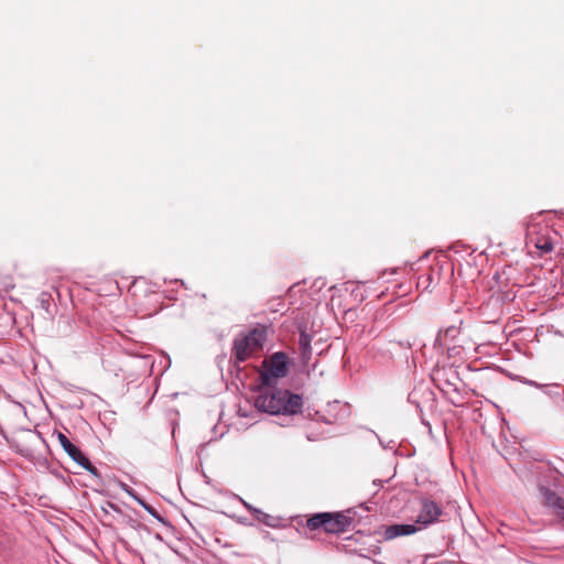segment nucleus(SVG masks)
Instances as JSON below:
<instances>
[{
  "instance_id": "9",
  "label": "nucleus",
  "mask_w": 564,
  "mask_h": 564,
  "mask_svg": "<svg viewBox=\"0 0 564 564\" xmlns=\"http://www.w3.org/2000/svg\"><path fill=\"white\" fill-rule=\"evenodd\" d=\"M530 242L533 243L534 247L541 251L540 254L549 253L553 250V243L550 237L547 236L542 235L533 237L532 235H530Z\"/></svg>"
},
{
  "instance_id": "3",
  "label": "nucleus",
  "mask_w": 564,
  "mask_h": 564,
  "mask_svg": "<svg viewBox=\"0 0 564 564\" xmlns=\"http://www.w3.org/2000/svg\"><path fill=\"white\" fill-rule=\"evenodd\" d=\"M351 523L350 518L341 512H321L306 520V527L312 530L323 529L326 533H341L347 531Z\"/></svg>"
},
{
  "instance_id": "4",
  "label": "nucleus",
  "mask_w": 564,
  "mask_h": 564,
  "mask_svg": "<svg viewBox=\"0 0 564 564\" xmlns=\"http://www.w3.org/2000/svg\"><path fill=\"white\" fill-rule=\"evenodd\" d=\"M264 370L260 372L262 386L271 387L275 380L288 375V361L284 352H275L263 361Z\"/></svg>"
},
{
  "instance_id": "6",
  "label": "nucleus",
  "mask_w": 564,
  "mask_h": 564,
  "mask_svg": "<svg viewBox=\"0 0 564 564\" xmlns=\"http://www.w3.org/2000/svg\"><path fill=\"white\" fill-rule=\"evenodd\" d=\"M420 505L421 508L415 523L424 528L437 522L440 517L443 514L442 508L431 499L423 498Z\"/></svg>"
},
{
  "instance_id": "12",
  "label": "nucleus",
  "mask_w": 564,
  "mask_h": 564,
  "mask_svg": "<svg viewBox=\"0 0 564 564\" xmlns=\"http://www.w3.org/2000/svg\"><path fill=\"white\" fill-rule=\"evenodd\" d=\"M268 518H269V514H267V513H262V517H259L258 519H259L260 521L265 522V519H268Z\"/></svg>"
},
{
  "instance_id": "5",
  "label": "nucleus",
  "mask_w": 564,
  "mask_h": 564,
  "mask_svg": "<svg viewBox=\"0 0 564 564\" xmlns=\"http://www.w3.org/2000/svg\"><path fill=\"white\" fill-rule=\"evenodd\" d=\"M56 437L63 449L74 462H76L91 475L96 477L99 476L98 469L89 462V459L82 453V451L67 438L65 434L57 432Z\"/></svg>"
},
{
  "instance_id": "8",
  "label": "nucleus",
  "mask_w": 564,
  "mask_h": 564,
  "mask_svg": "<svg viewBox=\"0 0 564 564\" xmlns=\"http://www.w3.org/2000/svg\"><path fill=\"white\" fill-rule=\"evenodd\" d=\"M419 531L415 524H392L384 529L383 536L386 540H392L402 535L414 534Z\"/></svg>"
},
{
  "instance_id": "10",
  "label": "nucleus",
  "mask_w": 564,
  "mask_h": 564,
  "mask_svg": "<svg viewBox=\"0 0 564 564\" xmlns=\"http://www.w3.org/2000/svg\"><path fill=\"white\" fill-rule=\"evenodd\" d=\"M456 333H457L456 327H448L444 330H440L438 336L441 337L442 335H444V336H453L454 337Z\"/></svg>"
},
{
  "instance_id": "1",
  "label": "nucleus",
  "mask_w": 564,
  "mask_h": 564,
  "mask_svg": "<svg viewBox=\"0 0 564 564\" xmlns=\"http://www.w3.org/2000/svg\"><path fill=\"white\" fill-rule=\"evenodd\" d=\"M254 405L258 410L270 414H296L302 409L303 400L300 394L276 390L260 393L254 400Z\"/></svg>"
},
{
  "instance_id": "7",
  "label": "nucleus",
  "mask_w": 564,
  "mask_h": 564,
  "mask_svg": "<svg viewBox=\"0 0 564 564\" xmlns=\"http://www.w3.org/2000/svg\"><path fill=\"white\" fill-rule=\"evenodd\" d=\"M544 505L564 522V498L547 488H541Z\"/></svg>"
},
{
  "instance_id": "11",
  "label": "nucleus",
  "mask_w": 564,
  "mask_h": 564,
  "mask_svg": "<svg viewBox=\"0 0 564 564\" xmlns=\"http://www.w3.org/2000/svg\"><path fill=\"white\" fill-rule=\"evenodd\" d=\"M300 345H301V347H303V349L308 348V338L304 333H302L300 336Z\"/></svg>"
},
{
  "instance_id": "2",
  "label": "nucleus",
  "mask_w": 564,
  "mask_h": 564,
  "mask_svg": "<svg viewBox=\"0 0 564 564\" xmlns=\"http://www.w3.org/2000/svg\"><path fill=\"white\" fill-rule=\"evenodd\" d=\"M267 339L265 326H257L237 336L232 344V357L236 364L243 362L259 354Z\"/></svg>"
}]
</instances>
